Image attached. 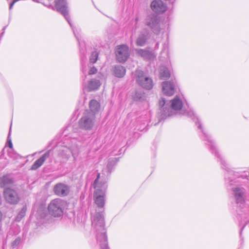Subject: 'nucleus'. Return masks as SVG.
Returning <instances> with one entry per match:
<instances>
[{"mask_svg": "<svg viewBox=\"0 0 249 249\" xmlns=\"http://www.w3.org/2000/svg\"><path fill=\"white\" fill-rule=\"evenodd\" d=\"M232 191L236 203L239 204L237 209V215L236 216L238 220V226L240 228V235L249 223V207L245 204L246 198V190L241 186H236L232 188Z\"/></svg>", "mask_w": 249, "mask_h": 249, "instance_id": "f257e3e1", "label": "nucleus"}, {"mask_svg": "<svg viewBox=\"0 0 249 249\" xmlns=\"http://www.w3.org/2000/svg\"><path fill=\"white\" fill-rule=\"evenodd\" d=\"M91 213L92 230L96 235L97 243L101 249H109L105 228L104 213L98 212L97 210H95Z\"/></svg>", "mask_w": 249, "mask_h": 249, "instance_id": "f03ea898", "label": "nucleus"}, {"mask_svg": "<svg viewBox=\"0 0 249 249\" xmlns=\"http://www.w3.org/2000/svg\"><path fill=\"white\" fill-rule=\"evenodd\" d=\"M100 174H98L97 178L94 180L93 186L95 189L93 198L98 212L104 213L106 192L107 185L105 181H99Z\"/></svg>", "mask_w": 249, "mask_h": 249, "instance_id": "7ed1b4c3", "label": "nucleus"}, {"mask_svg": "<svg viewBox=\"0 0 249 249\" xmlns=\"http://www.w3.org/2000/svg\"><path fill=\"white\" fill-rule=\"evenodd\" d=\"M160 113L162 118L171 116L175 114L177 111L180 110L183 106L182 100L179 96H176L170 102L166 103L164 99L159 101Z\"/></svg>", "mask_w": 249, "mask_h": 249, "instance_id": "20e7f679", "label": "nucleus"}, {"mask_svg": "<svg viewBox=\"0 0 249 249\" xmlns=\"http://www.w3.org/2000/svg\"><path fill=\"white\" fill-rule=\"evenodd\" d=\"M48 7H52L53 10L56 9L57 11L60 13L66 18V19L68 22L69 24L71 27L73 33L77 38L80 46V52L81 54H84V50H83L81 47L82 46H84V43H83L81 41V39L79 36L76 34L75 31L74 29L70 19V17L69 16L67 3L65 0H55V6L54 7L52 6L51 5V6H49Z\"/></svg>", "mask_w": 249, "mask_h": 249, "instance_id": "39448f33", "label": "nucleus"}, {"mask_svg": "<svg viewBox=\"0 0 249 249\" xmlns=\"http://www.w3.org/2000/svg\"><path fill=\"white\" fill-rule=\"evenodd\" d=\"M79 147L75 140L73 139L71 143L62 146L58 150V156L64 160H67L71 156L75 159L79 153Z\"/></svg>", "mask_w": 249, "mask_h": 249, "instance_id": "423d86ee", "label": "nucleus"}, {"mask_svg": "<svg viewBox=\"0 0 249 249\" xmlns=\"http://www.w3.org/2000/svg\"><path fill=\"white\" fill-rule=\"evenodd\" d=\"M104 75L98 73L97 76L92 78L83 84V90L84 92H92L99 89L102 84Z\"/></svg>", "mask_w": 249, "mask_h": 249, "instance_id": "0eeeda50", "label": "nucleus"}, {"mask_svg": "<svg viewBox=\"0 0 249 249\" xmlns=\"http://www.w3.org/2000/svg\"><path fill=\"white\" fill-rule=\"evenodd\" d=\"M66 202L60 198L53 200L50 203L48 209L49 213L54 217H60L63 213Z\"/></svg>", "mask_w": 249, "mask_h": 249, "instance_id": "6e6552de", "label": "nucleus"}, {"mask_svg": "<svg viewBox=\"0 0 249 249\" xmlns=\"http://www.w3.org/2000/svg\"><path fill=\"white\" fill-rule=\"evenodd\" d=\"M134 77L138 84L142 88L150 89L153 88L152 79L146 75L141 70H137L134 74Z\"/></svg>", "mask_w": 249, "mask_h": 249, "instance_id": "1a4fd4ad", "label": "nucleus"}, {"mask_svg": "<svg viewBox=\"0 0 249 249\" xmlns=\"http://www.w3.org/2000/svg\"><path fill=\"white\" fill-rule=\"evenodd\" d=\"M194 119L196 125H197V127L201 130L203 133L204 136L203 140L206 142L207 144L209 146L210 150L212 154L217 156L216 146V144H214L212 136L202 129L200 122L198 120V118H196Z\"/></svg>", "mask_w": 249, "mask_h": 249, "instance_id": "9d476101", "label": "nucleus"}, {"mask_svg": "<svg viewBox=\"0 0 249 249\" xmlns=\"http://www.w3.org/2000/svg\"><path fill=\"white\" fill-rule=\"evenodd\" d=\"M95 123L94 114L87 112L79 121L80 126L85 130H90L92 129Z\"/></svg>", "mask_w": 249, "mask_h": 249, "instance_id": "9b49d317", "label": "nucleus"}, {"mask_svg": "<svg viewBox=\"0 0 249 249\" xmlns=\"http://www.w3.org/2000/svg\"><path fill=\"white\" fill-rule=\"evenodd\" d=\"M116 55L119 62H125L129 56L128 47L124 45L118 46L116 51Z\"/></svg>", "mask_w": 249, "mask_h": 249, "instance_id": "f8f14e48", "label": "nucleus"}, {"mask_svg": "<svg viewBox=\"0 0 249 249\" xmlns=\"http://www.w3.org/2000/svg\"><path fill=\"white\" fill-rule=\"evenodd\" d=\"M4 196L6 201L10 204H16L19 200V197L16 191L7 188L4 191Z\"/></svg>", "mask_w": 249, "mask_h": 249, "instance_id": "ddd939ff", "label": "nucleus"}, {"mask_svg": "<svg viewBox=\"0 0 249 249\" xmlns=\"http://www.w3.org/2000/svg\"><path fill=\"white\" fill-rule=\"evenodd\" d=\"M145 24L152 30L155 34L160 32V27L157 18L154 15H150L145 19Z\"/></svg>", "mask_w": 249, "mask_h": 249, "instance_id": "4468645a", "label": "nucleus"}, {"mask_svg": "<svg viewBox=\"0 0 249 249\" xmlns=\"http://www.w3.org/2000/svg\"><path fill=\"white\" fill-rule=\"evenodd\" d=\"M162 91L166 95L172 96L175 93V84L173 81H165L162 83Z\"/></svg>", "mask_w": 249, "mask_h": 249, "instance_id": "2eb2a0df", "label": "nucleus"}, {"mask_svg": "<svg viewBox=\"0 0 249 249\" xmlns=\"http://www.w3.org/2000/svg\"><path fill=\"white\" fill-rule=\"evenodd\" d=\"M69 186L62 183L56 184L53 188L55 194L59 196H67L69 194Z\"/></svg>", "mask_w": 249, "mask_h": 249, "instance_id": "dca6fc26", "label": "nucleus"}, {"mask_svg": "<svg viewBox=\"0 0 249 249\" xmlns=\"http://www.w3.org/2000/svg\"><path fill=\"white\" fill-rule=\"evenodd\" d=\"M153 11L157 13L164 12L166 10V6L161 0H155L151 4Z\"/></svg>", "mask_w": 249, "mask_h": 249, "instance_id": "f3484780", "label": "nucleus"}, {"mask_svg": "<svg viewBox=\"0 0 249 249\" xmlns=\"http://www.w3.org/2000/svg\"><path fill=\"white\" fill-rule=\"evenodd\" d=\"M135 51L138 55L143 57L144 59L152 60L155 57V55L152 52L146 49H136Z\"/></svg>", "mask_w": 249, "mask_h": 249, "instance_id": "a211bd4d", "label": "nucleus"}, {"mask_svg": "<svg viewBox=\"0 0 249 249\" xmlns=\"http://www.w3.org/2000/svg\"><path fill=\"white\" fill-rule=\"evenodd\" d=\"M49 156V153L48 152L44 154L39 159L37 160L32 165L31 167L32 170H36L39 167H40L44 161L46 160L47 158Z\"/></svg>", "mask_w": 249, "mask_h": 249, "instance_id": "6ab92c4d", "label": "nucleus"}, {"mask_svg": "<svg viewBox=\"0 0 249 249\" xmlns=\"http://www.w3.org/2000/svg\"><path fill=\"white\" fill-rule=\"evenodd\" d=\"M114 75L118 78L123 77L126 73L125 68L121 65L115 66L113 69Z\"/></svg>", "mask_w": 249, "mask_h": 249, "instance_id": "aec40b11", "label": "nucleus"}, {"mask_svg": "<svg viewBox=\"0 0 249 249\" xmlns=\"http://www.w3.org/2000/svg\"><path fill=\"white\" fill-rule=\"evenodd\" d=\"M89 107L90 111L89 112L94 114V116H95V114L99 111L100 106L99 103L96 100H92L89 103Z\"/></svg>", "mask_w": 249, "mask_h": 249, "instance_id": "412c9836", "label": "nucleus"}, {"mask_svg": "<svg viewBox=\"0 0 249 249\" xmlns=\"http://www.w3.org/2000/svg\"><path fill=\"white\" fill-rule=\"evenodd\" d=\"M13 183V180L9 176H3L0 181V185L2 187H6L8 185L12 184Z\"/></svg>", "mask_w": 249, "mask_h": 249, "instance_id": "4be33fe9", "label": "nucleus"}, {"mask_svg": "<svg viewBox=\"0 0 249 249\" xmlns=\"http://www.w3.org/2000/svg\"><path fill=\"white\" fill-rule=\"evenodd\" d=\"M170 71L165 67H161L160 70V78L161 79H166L170 77Z\"/></svg>", "mask_w": 249, "mask_h": 249, "instance_id": "5701e85b", "label": "nucleus"}, {"mask_svg": "<svg viewBox=\"0 0 249 249\" xmlns=\"http://www.w3.org/2000/svg\"><path fill=\"white\" fill-rule=\"evenodd\" d=\"M147 39V36L143 34L139 35L136 40V44L139 46H143Z\"/></svg>", "mask_w": 249, "mask_h": 249, "instance_id": "b1692460", "label": "nucleus"}, {"mask_svg": "<svg viewBox=\"0 0 249 249\" xmlns=\"http://www.w3.org/2000/svg\"><path fill=\"white\" fill-rule=\"evenodd\" d=\"M92 64H90L89 65L87 68V67H84L82 65V71L84 73L86 74V71H88V74L89 75H92L96 73L97 71V69L91 66Z\"/></svg>", "mask_w": 249, "mask_h": 249, "instance_id": "393cba45", "label": "nucleus"}, {"mask_svg": "<svg viewBox=\"0 0 249 249\" xmlns=\"http://www.w3.org/2000/svg\"><path fill=\"white\" fill-rule=\"evenodd\" d=\"M98 58V53L96 52H93L90 57L89 61L90 64H93L96 62Z\"/></svg>", "mask_w": 249, "mask_h": 249, "instance_id": "a878e982", "label": "nucleus"}, {"mask_svg": "<svg viewBox=\"0 0 249 249\" xmlns=\"http://www.w3.org/2000/svg\"><path fill=\"white\" fill-rule=\"evenodd\" d=\"M25 213L26 209L25 208H23L18 213L16 218L17 220L19 221L24 216Z\"/></svg>", "mask_w": 249, "mask_h": 249, "instance_id": "bb28decb", "label": "nucleus"}, {"mask_svg": "<svg viewBox=\"0 0 249 249\" xmlns=\"http://www.w3.org/2000/svg\"><path fill=\"white\" fill-rule=\"evenodd\" d=\"M219 161L220 162L221 164H222V167L224 168L225 167L226 168H228L227 165L228 164L227 163L226 160L222 158L219 155Z\"/></svg>", "mask_w": 249, "mask_h": 249, "instance_id": "cd10ccee", "label": "nucleus"}, {"mask_svg": "<svg viewBox=\"0 0 249 249\" xmlns=\"http://www.w3.org/2000/svg\"><path fill=\"white\" fill-rule=\"evenodd\" d=\"M10 131H11V128L10 129V131H9V135H10ZM7 142H8V146H9V147L10 148H12V147H13V145H12L11 139L10 138V136H8V137L7 138Z\"/></svg>", "mask_w": 249, "mask_h": 249, "instance_id": "c85d7f7f", "label": "nucleus"}, {"mask_svg": "<svg viewBox=\"0 0 249 249\" xmlns=\"http://www.w3.org/2000/svg\"><path fill=\"white\" fill-rule=\"evenodd\" d=\"M33 1L36 2H40V1L38 0H33ZM40 3H41L42 4H43V5H44L45 6H46L47 7L51 6V4L50 3H49L46 2L45 1L40 2Z\"/></svg>", "mask_w": 249, "mask_h": 249, "instance_id": "c756f323", "label": "nucleus"}, {"mask_svg": "<svg viewBox=\"0 0 249 249\" xmlns=\"http://www.w3.org/2000/svg\"><path fill=\"white\" fill-rule=\"evenodd\" d=\"M14 4L12 2L10 4V6H9V9L10 10H11L14 6Z\"/></svg>", "mask_w": 249, "mask_h": 249, "instance_id": "7c9ffc66", "label": "nucleus"}, {"mask_svg": "<svg viewBox=\"0 0 249 249\" xmlns=\"http://www.w3.org/2000/svg\"><path fill=\"white\" fill-rule=\"evenodd\" d=\"M19 242V240L18 239H16L15 241V243H16L17 242L18 243Z\"/></svg>", "mask_w": 249, "mask_h": 249, "instance_id": "2f4dec72", "label": "nucleus"}, {"mask_svg": "<svg viewBox=\"0 0 249 249\" xmlns=\"http://www.w3.org/2000/svg\"><path fill=\"white\" fill-rule=\"evenodd\" d=\"M18 1V0H13V2H13L14 4H15V3L17 1Z\"/></svg>", "mask_w": 249, "mask_h": 249, "instance_id": "473e14b6", "label": "nucleus"}, {"mask_svg": "<svg viewBox=\"0 0 249 249\" xmlns=\"http://www.w3.org/2000/svg\"><path fill=\"white\" fill-rule=\"evenodd\" d=\"M191 114H194V113L193 112H191L190 114H189V115L191 116Z\"/></svg>", "mask_w": 249, "mask_h": 249, "instance_id": "72a5a7b5", "label": "nucleus"}, {"mask_svg": "<svg viewBox=\"0 0 249 249\" xmlns=\"http://www.w3.org/2000/svg\"><path fill=\"white\" fill-rule=\"evenodd\" d=\"M5 28H6V27H4L3 28V31H4V30L5 29Z\"/></svg>", "mask_w": 249, "mask_h": 249, "instance_id": "f704fd0d", "label": "nucleus"}]
</instances>
